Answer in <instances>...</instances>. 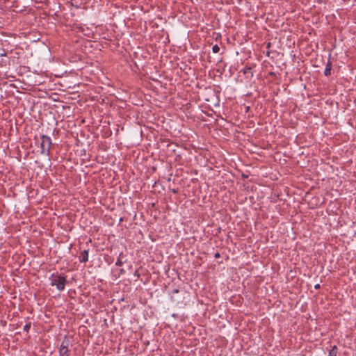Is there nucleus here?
Returning a JSON list of instances; mask_svg holds the SVG:
<instances>
[{"label":"nucleus","mask_w":356,"mask_h":356,"mask_svg":"<svg viewBox=\"0 0 356 356\" xmlns=\"http://www.w3.org/2000/svg\"><path fill=\"white\" fill-rule=\"evenodd\" d=\"M40 153L41 154L49 156L50 154V148L51 146V139L50 137L42 135L40 137Z\"/></svg>","instance_id":"nucleus-2"},{"label":"nucleus","mask_w":356,"mask_h":356,"mask_svg":"<svg viewBox=\"0 0 356 356\" xmlns=\"http://www.w3.org/2000/svg\"><path fill=\"white\" fill-rule=\"evenodd\" d=\"M212 51L213 53H218L220 51V47L217 44H215L212 47Z\"/></svg>","instance_id":"nucleus-7"},{"label":"nucleus","mask_w":356,"mask_h":356,"mask_svg":"<svg viewBox=\"0 0 356 356\" xmlns=\"http://www.w3.org/2000/svg\"><path fill=\"white\" fill-rule=\"evenodd\" d=\"M314 288H315V289H319V288H320V285H319L318 284H316V285L314 286Z\"/></svg>","instance_id":"nucleus-10"},{"label":"nucleus","mask_w":356,"mask_h":356,"mask_svg":"<svg viewBox=\"0 0 356 356\" xmlns=\"http://www.w3.org/2000/svg\"><path fill=\"white\" fill-rule=\"evenodd\" d=\"M86 329V327H85V326L80 327L79 328V333L81 334V333L85 332Z\"/></svg>","instance_id":"nucleus-9"},{"label":"nucleus","mask_w":356,"mask_h":356,"mask_svg":"<svg viewBox=\"0 0 356 356\" xmlns=\"http://www.w3.org/2000/svg\"><path fill=\"white\" fill-rule=\"evenodd\" d=\"M330 72H331V63H328L325 69L324 74L325 76H329V75H330Z\"/></svg>","instance_id":"nucleus-5"},{"label":"nucleus","mask_w":356,"mask_h":356,"mask_svg":"<svg viewBox=\"0 0 356 356\" xmlns=\"http://www.w3.org/2000/svg\"><path fill=\"white\" fill-rule=\"evenodd\" d=\"M51 286H55L56 289L62 291L64 290L67 284L66 277L60 274H52L49 277Z\"/></svg>","instance_id":"nucleus-1"},{"label":"nucleus","mask_w":356,"mask_h":356,"mask_svg":"<svg viewBox=\"0 0 356 356\" xmlns=\"http://www.w3.org/2000/svg\"><path fill=\"white\" fill-rule=\"evenodd\" d=\"M220 257V254H219V253H216V254H215V257H216V258H217V257Z\"/></svg>","instance_id":"nucleus-11"},{"label":"nucleus","mask_w":356,"mask_h":356,"mask_svg":"<svg viewBox=\"0 0 356 356\" xmlns=\"http://www.w3.org/2000/svg\"><path fill=\"white\" fill-rule=\"evenodd\" d=\"M68 345L69 341L65 338L62 341L60 348H59V355L60 356H68Z\"/></svg>","instance_id":"nucleus-3"},{"label":"nucleus","mask_w":356,"mask_h":356,"mask_svg":"<svg viewBox=\"0 0 356 356\" xmlns=\"http://www.w3.org/2000/svg\"><path fill=\"white\" fill-rule=\"evenodd\" d=\"M31 327V323H26L24 327H23V330L24 331H26V332H29V329Z\"/></svg>","instance_id":"nucleus-8"},{"label":"nucleus","mask_w":356,"mask_h":356,"mask_svg":"<svg viewBox=\"0 0 356 356\" xmlns=\"http://www.w3.org/2000/svg\"><path fill=\"white\" fill-rule=\"evenodd\" d=\"M337 353V348L336 346H334L332 347V348L330 350L328 356H336Z\"/></svg>","instance_id":"nucleus-6"},{"label":"nucleus","mask_w":356,"mask_h":356,"mask_svg":"<svg viewBox=\"0 0 356 356\" xmlns=\"http://www.w3.org/2000/svg\"><path fill=\"white\" fill-rule=\"evenodd\" d=\"M88 259V250H83L79 257V260L81 262H86Z\"/></svg>","instance_id":"nucleus-4"}]
</instances>
